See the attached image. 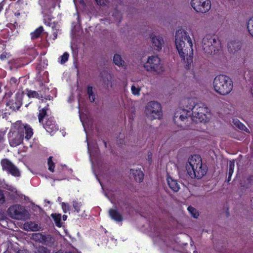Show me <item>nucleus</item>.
Listing matches in <instances>:
<instances>
[{"label":"nucleus","mask_w":253,"mask_h":253,"mask_svg":"<svg viewBox=\"0 0 253 253\" xmlns=\"http://www.w3.org/2000/svg\"><path fill=\"white\" fill-rule=\"evenodd\" d=\"M197 103V99L194 98L184 99L182 101L184 108L177 109L174 114L173 120L175 123L180 126L184 124L187 126H189V117H191L192 113Z\"/></svg>","instance_id":"7ed1b4c3"},{"label":"nucleus","mask_w":253,"mask_h":253,"mask_svg":"<svg viewBox=\"0 0 253 253\" xmlns=\"http://www.w3.org/2000/svg\"><path fill=\"white\" fill-rule=\"evenodd\" d=\"M186 169L191 178H201L207 172L206 167L203 166L202 159L198 155H194L189 158Z\"/></svg>","instance_id":"20e7f679"},{"label":"nucleus","mask_w":253,"mask_h":253,"mask_svg":"<svg viewBox=\"0 0 253 253\" xmlns=\"http://www.w3.org/2000/svg\"><path fill=\"white\" fill-rule=\"evenodd\" d=\"M27 95L30 98H37L40 99L42 97V96L38 92L33 90H28Z\"/></svg>","instance_id":"393cba45"},{"label":"nucleus","mask_w":253,"mask_h":253,"mask_svg":"<svg viewBox=\"0 0 253 253\" xmlns=\"http://www.w3.org/2000/svg\"><path fill=\"white\" fill-rule=\"evenodd\" d=\"M132 93L134 95L139 96L141 90V87L138 85L133 84L131 87Z\"/></svg>","instance_id":"c85d7f7f"},{"label":"nucleus","mask_w":253,"mask_h":253,"mask_svg":"<svg viewBox=\"0 0 253 253\" xmlns=\"http://www.w3.org/2000/svg\"><path fill=\"white\" fill-rule=\"evenodd\" d=\"M235 167V162L234 160H232L229 162V169L228 171V175L229 176H232L233 172Z\"/></svg>","instance_id":"7c9ffc66"},{"label":"nucleus","mask_w":253,"mask_h":253,"mask_svg":"<svg viewBox=\"0 0 253 253\" xmlns=\"http://www.w3.org/2000/svg\"><path fill=\"white\" fill-rule=\"evenodd\" d=\"M191 5L197 12L205 13L211 8L210 0H191Z\"/></svg>","instance_id":"9b49d317"},{"label":"nucleus","mask_w":253,"mask_h":253,"mask_svg":"<svg viewBox=\"0 0 253 253\" xmlns=\"http://www.w3.org/2000/svg\"><path fill=\"white\" fill-rule=\"evenodd\" d=\"M53 217H54V221H55L56 225L59 226L61 215L60 214H58L57 215L53 216Z\"/></svg>","instance_id":"4c0bfd02"},{"label":"nucleus","mask_w":253,"mask_h":253,"mask_svg":"<svg viewBox=\"0 0 253 253\" xmlns=\"http://www.w3.org/2000/svg\"><path fill=\"white\" fill-rule=\"evenodd\" d=\"M0 163L3 170H6L14 176L20 175V171L19 169L8 159H2Z\"/></svg>","instance_id":"f8f14e48"},{"label":"nucleus","mask_w":253,"mask_h":253,"mask_svg":"<svg viewBox=\"0 0 253 253\" xmlns=\"http://www.w3.org/2000/svg\"><path fill=\"white\" fill-rule=\"evenodd\" d=\"M242 47V43L239 41L231 40L227 44L228 50L230 53H235L239 50Z\"/></svg>","instance_id":"4468645a"},{"label":"nucleus","mask_w":253,"mask_h":253,"mask_svg":"<svg viewBox=\"0 0 253 253\" xmlns=\"http://www.w3.org/2000/svg\"><path fill=\"white\" fill-rule=\"evenodd\" d=\"M5 202V196L2 191L0 190V205L3 204Z\"/></svg>","instance_id":"e433bc0d"},{"label":"nucleus","mask_w":253,"mask_h":253,"mask_svg":"<svg viewBox=\"0 0 253 253\" xmlns=\"http://www.w3.org/2000/svg\"><path fill=\"white\" fill-rule=\"evenodd\" d=\"M144 68L147 71L154 75L161 74L164 70L161 59L157 56L149 57L144 65Z\"/></svg>","instance_id":"6e6552de"},{"label":"nucleus","mask_w":253,"mask_h":253,"mask_svg":"<svg viewBox=\"0 0 253 253\" xmlns=\"http://www.w3.org/2000/svg\"><path fill=\"white\" fill-rule=\"evenodd\" d=\"M37 253H50L49 251L43 247L40 248Z\"/></svg>","instance_id":"58836bf2"},{"label":"nucleus","mask_w":253,"mask_h":253,"mask_svg":"<svg viewBox=\"0 0 253 253\" xmlns=\"http://www.w3.org/2000/svg\"><path fill=\"white\" fill-rule=\"evenodd\" d=\"M87 93L88 95L89 99L90 102H93L95 101V95L93 91L92 86H88L87 88Z\"/></svg>","instance_id":"a878e982"},{"label":"nucleus","mask_w":253,"mask_h":253,"mask_svg":"<svg viewBox=\"0 0 253 253\" xmlns=\"http://www.w3.org/2000/svg\"><path fill=\"white\" fill-rule=\"evenodd\" d=\"M104 143L105 146L106 147H107V144H106V142H104Z\"/></svg>","instance_id":"de8ad7c7"},{"label":"nucleus","mask_w":253,"mask_h":253,"mask_svg":"<svg viewBox=\"0 0 253 253\" xmlns=\"http://www.w3.org/2000/svg\"><path fill=\"white\" fill-rule=\"evenodd\" d=\"M175 44L180 57L187 65L193 62V43L188 32L184 29H178L175 33Z\"/></svg>","instance_id":"f257e3e1"},{"label":"nucleus","mask_w":253,"mask_h":253,"mask_svg":"<svg viewBox=\"0 0 253 253\" xmlns=\"http://www.w3.org/2000/svg\"><path fill=\"white\" fill-rule=\"evenodd\" d=\"M41 227L37 223L33 221L27 222L24 224V229L25 230L33 231H38Z\"/></svg>","instance_id":"6ab92c4d"},{"label":"nucleus","mask_w":253,"mask_h":253,"mask_svg":"<svg viewBox=\"0 0 253 253\" xmlns=\"http://www.w3.org/2000/svg\"><path fill=\"white\" fill-rule=\"evenodd\" d=\"M46 108H42L39 111L38 119L40 123L42 122L43 119L46 116Z\"/></svg>","instance_id":"cd10ccee"},{"label":"nucleus","mask_w":253,"mask_h":253,"mask_svg":"<svg viewBox=\"0 0 253 253\" xmlns=\"http://www.w3.org/2000/svg\"><path fill=\"white\" fill-rule=\"evenodd\" d=\"M247 28L250 34L253 37V17L249 20L247 23Z\"/></svg>","instance_id":"c756f323"},{"label":"nucleus","mask_w":253,"mask_h":253,"mask_svg":"<svg viewBox=\"0 0 253 253\" xmlns=\"http://www.w3.org/2000/svg\"><path fill=\"white\" fill-rule=\"evenodd\" d=\"M114 63L119 67L126 66V62L119 54H115L113 57Z\"/></svg>","instance_id":"4be33fe9"},{"label":"nucleus","mask_w":253,"mask_h":253,"mask_svg":"<svg viewBox=\"0 0 253 253\" xmlns=\"http://www.w3.org/2000/svg\"><path fill=\"white\" fill-rule=\"evenodd\" d=\"M6 58V55L5 53H2L0 55V59L1 60H4Z\"/></svg>","instance_id":"79ce46f5"},{"label":"nucleus","mask_w":253,"mask_h":253,"mask_svg":"<svg viewBox=\"0 0 253 253\" xmlns=\"http://www.w3.org/2000/svg\"><path fill=\"white\" fill-rule=\"evenodd\" d=\"M73 206L75 210L79 212L80 211V207L81 206V203L75 200L73 202Z\"/></svg>","instance_id":"473e14b6"},{"label":"nucleus","mask_w":253,"mask_h":253,"mask_svg":"<svg viewBox=\"0 0 253 253\" xmlns=\"http://www.w3.org/2000/svg\"><path fill=\"white\" fill-rule=\"evenodd\" d=\"M6 189L8 190L11 191V192L13 193H16L17 191L16 189L15 188H13V187L11 186H7Z\"/></svg>","instance_id":"a19ab883"},{"label":"nucleus","mask_w":253,"mask_h":253,"mask_svg":"<svg viewBox=\"0 0 253 253\" xmlns=\"http://www.w3.org/2000/svg\"><path fill=\"white\" fill-rule=\"evenodd\" d=\"M148 159H149V160H150V159H151V158L150 157V155H149V156H148Z\"/></svg>","instance_id":"09e8293b"},{"label":"nucleus","mask_w":253,"mask_h":253,"mask_svg":"<svg viewBox=\"0 0 253 253\" xmlns=\"http://www.w3.org/2000/svg\"><path fill=\"white\" fill-rule=\"evenodd\" d=\"M98 5H105L109 2V0H95Z\"/></svg>","instance_id":"f704fd0d"},{"label":"nucleus","mask_w":253,"mask_h":253,"mask_svg":"<svg viewBox=\"0 0 253 253\" xmlns=\"http://www.w3.org/2000/svg\"><path fill=\"white\" fill-rule=\"evenodd\" d=\"M15 130L8 133L9 144L12 147H16L21 144L23 140V131L25 130L24 138L27 140L31 139L33 135V129L27 124H23L21 122H17L14 125Z\"/></svg>","instance_id":"f03ea898"},{"label":"nucleus","mask_w":253,"mask_h":253,"mask_svg":"<svg viewBox=\"0 0 253 253\" xmlns=\"http://www.w3.org/2000/svg\"><path fill=\"white\" fill-rule=\"evenodd\" d=\"M202 48L208 54L217 53L221 48L220 41L215 35H206L202 40Z\"/></svg>","instance_id":"423d86ee"},{"label":"nucleus","mask_w":253,"mask_h":253,"mask_svg":"<svg viewBox=\"0 0 253 253\" xmlns=\"http://www.w3.org/2000/svg\"><path fill=\"white\" fill-rule=\"evenodd\" d=\"M231 176H232L228 175V178H227V182H229L231 180Z\"/></svg>","instance_id":"c03bdc74"},{"label":"nucleus","mask_w":253,"mask_h":253,"mask_svg":"<svg viewBox=\"0 0 253 253\" xmlns=\"http://www.w3.org/2000/svg\"><path fill=\"white\" fill-rule=\"evenodd\" d=\"M43 29L42 26H40L37 28L34 32L31 33V38L32 40H35L38 38L42 33L43 32Z\"/></svg>","instance_id":"b1692460"},{"label":"nucleus","mask_w":253,"mask_h":253,"mask_svg":"<svg viewBox=\"0 0 253 253\" xmlns=\"http://www.w3.org/2000/svg\"><path fill=\"white\" fill-rule=\"evenodd\" d=\"M69 55L67 52H65L63 55H62L61 58L60 62L61 64H64L65 63L68 59Z\"/></svg>","instance_id":"72a5a7b5"},{"label":"nucleus","mask_w":253,"mask_h":253,"mask_svg":"<svg viewBox=\"0 0 253 253\" xmlns=\"http://www.w3.org/2000/svg\"><path fill=\"white\" fill-rule=\"evenodd\" d=\"M62 208L65 212L69 211L70 210L69 205L68 204L63 202L62 203Z\"/></svg>","instance_id":"c9c22d12"},{"label":"nucleus","mask_w":253,"mask_h":253,"mask_svg":"<svg viewBox=\"0 0 253 253\" xmlns=\"http://www.w3.org/2000/svg\"><path fill=\"white\" fill-rule=\"evenodd\" d=\"M232 124L235 127H238L241 130L250 133L249 129L243 124L240 122V121L238 120V119H233Z\"/></svg>","instance_id":"5701e85b"},{"label":"nucleus","mask_w":253,"mask_h":253,"mask_svg":"<svg viewBox=\"0 0 253 253\" xmlns=\"http://www.w3.org/2000/svg\"><path fill=\"white\" fill-rule=\"evenodd\" d=\"M2 6L0 5V11H1V10L2 9Z\"/></svg>","instance_id":"8fccbe9b"},{"label":"nucleus","mask_w":253,"mask_h":253,"mask_svg":"<svg viewBox=\"0 0 253 253\" xmlns=\"http://www.w3.org/2000/svg\"><path fill=\"white\" fill-rule=\"evenodd\" d=\"M47 164H48V169L50 171L53 172L54 171V167H55V164H54V163L53 162V161L52 160V157H50L48 158Z\"/></svg>","instance_id":"2f4dec72"},{"label":"nucleus","mask_w":253,"mask_h":253,"mask_svg":"<svg viewBox=\"0 0 253 253\" xmlns=\"http://www.w3.org/2000/svg\"><path fill=\"white\" fill-rule=\"evenodd\" d=\"M15 15L16 16H19L20 15V13L19 12H16L15 13Z\"/></svg>","instance_id":"49530a36"},{"label":"nucleus","mask_w":253,"mask_h":253,"mask_svg":"<svg viewBox=\"0 0 253 253\" xmlns=\"http://www.w3.org/2000/svg\"><path fill=\"white\" fill-rule=\"evenodd\" d=\"M151 43L154 50L160 51L162 49L164 43V40L160 36L152 35L150 37Z\"/></svg>","instance_id":"ddd939ff"},{"label":"nucleus","mask_w":253,"mask_h":253,"mask_svg":"<svg viewBox=\"0 0 253 253\" xmlns=\"http://www.w3.org/2000/svg\"><path fill=\"white\" fill-rule=\"evenodd\" d=\"M4 135L5 132L0 130V143L3 141Z\"/></svg>","instance_id":"ea45409f"},{"label":"nucleus","mask_w":253,"mask_h":253,"mask_svg":"<svg viewBox=\"0 0 253 253\" xmlns=\"http://www.w3.org/2000/svg\"><path fill=\"white\" fill-rule=\"evenodd\" d=\"M214 90L218 94L225 96L229 94L233 89V84L232 80L224 75L217 76L213 80Z\"/></svg>","instance_id":"39448f33"},{"label":"nucleus","mask_w":253,"mask_h":253,"mask_svg":"<svg viewBox=\"0 0 253 253\" xmlns=\"http://www.w3.org/2000/svg\"><path fill=\"white\" fill-rule=\"evenodd\" d=\"M9 216L12 219L19 220H26L29 218L30 214L28 211L19 204L10 206L7 210Z\"/></svg>","instance_id":"0eeeda50"},{"label":"nucleus","mask_w":253,"mask_h":253,"mask_svg":"<svg viewBox=\"0 0 253 253\" xmlns=\"http://www.w3.org/2000/svg\"><path fill=\"white\" fill-rule=\"evenodd\" d=\"M130 175L131 177H133L136 181L140 182L144 178V174L140 169H131Z\"/></svg>","instance_id":"dca6fc26"},{"label":"nucleus","mask_w":253,"mask_h":253,"mask_svg":"<svg viewBox=\"0 0 253 253\" xmlns=\"http://www.w3.org/2000/svg\"><path fill=\"white\" fill-rule=\"evenodd\" d=\"M24 134H25V130L23 131V136L24 135Z\"/></svg>","instance_id":"3c124183"},{"label":"nucleus","mask_w":253,"mask_h":253,"mask_svg":"<svg viewBox=\"0 0 253 253\" xmlns=\"http://www.w3.org/2000/svg\"><path fill=\"white\" fill-rule=\"evenodd\" d=\"M102 81L107 86H112L113 75L111 73L104 72L102 75Z\"/></svg>","instance_id":"f3484780"},{"label":"nucleus","mask_w":253,"mask_h":253,"mask_svg":"<svg viewBox=\"0 0 253 253\" xmlns=\"http://www.w3.org/2000/svg\"><path fill=\"white\" fill-rule=\"evenodd\" d=\"M208 112V109L205 105L198 103L192 113L191 117H189L188 123L190 124L192 121L200 122L206 121L207 119L206 114Z\"/></svg>","instance_id":"9d476101"},{"label":"nucleus","mask_w":253,"mask_h":253,"mask_svg":"<svg viewBox=\"0 0 253 253\" xmlns=\"http://www.w3.org/2000/svg\"><path fill=\"white\" fill-rule=\"evenodd\" d=\"M32 238L36 242L45 243L47 239L50 238V236L49 235L45 236L41 233H37L33 234Z\"/></svg>","instance_id":"aec40b11"},{"label":"nucleus","mask_w":253,"mask_h":253,"mask_svg":"<svg viewBox=\"0 0 253 253\" xmlns=\"http://www.w3.org/2000/svg\"><path fill=\"white\" fill-rule=\"evenodd\" d=\"M168 184L169 188L174 192H178L180 189L179 184L176 180L173 179L170 177L167 178Z\"/></svg>","instance_id":"a211bd4d"},{"label":"nucleus","mask_w":253,"mask_h":253,"mask_svg":"<svg viewBox=\"0 0 253 253\" xmlns=\"http://www.w3.org/2000/svg\"><path fill=\"white\" fill-rule=\"evenodd\" d=\"M110 216L114 220L117 222H120L123 220L122 215L119 211L114 209H110L109 211Z\"/></svg>","instance_id":"412c9836"},{"label":"nucleus","mask_w":253,"mask_h":253,"mask_svg":"<svg viewBox=\"0 0 253 253\" xmlns=\"http://www.w3.org/2000/svg\"><path fill=\"white\" fill-rule=\"evenodd\" d=\"M63 220H66V219H67V215H64L63 216Z\"/></svg>","instance_id":"a18cd8bd"},{"label":"nucleus","mask_w":253,"mask_h":253,"mask_svg":"<svg viewBox=\"0 0 253 253\" xmlns=\"http://www.w3.org/2000/svg\"><path fill=\"white\" fill-rule=\"evenodd\" d=\"M189 213L195 218H198L199 215V212L197 210L192 206H189L187 209Z\"/></svg>","instance_id":"bb28decb"},{"label":"nucleus","mask_w":253,"mask_h":253,"mask_svg":"<svg viewBox=\"0 0 253 253\" xmlns=\"http://www.w3.org/2000/svg\"><path fill=\"white\" fill-rule=\"evenodd\" d=\"M46 131L49 133H52L58 129V127L55 123V121L51 118H48L43 125Z\"/></svg>","instance_id":"2eb2a0df"},{"label":"nucleus","mask_w":253,"mask_h":253,"mask_svg":"<svg viewBox=\"0 0 253 253\" xmlns=\"http://www.w3.org/2000/svg\"><path fill=\"white\" fill-rule=\"evenodd\" d=\"M145 113L150 120L159 119L162 115L161 106L156 101H150L145 107Z\"/></svg>","instance_id":"1a4fd4ad"},{"label":"nucleus","mask_w":253,"mask_h":253,"mask_svg":"<svg viewBox=\"0 0 253 253\" xmlns=\"http://www.w3.org/2000/svg\"><path fill=\"white\" fill-rule=\"evenodd\" d=\"M17 253H29L27 250H19Z\"/></svg>","instance_id":"37998d69"}]
</instances>
